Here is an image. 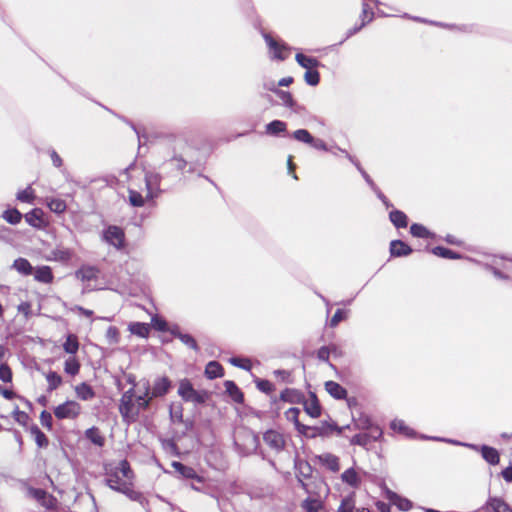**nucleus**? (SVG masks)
Here are the masks:
<instances>
[{
	"instance_id": "obj_1",
	"label": "nucleus",
	"mask_w": 512,
	"mask_h": 512,
	"mask_svg": "<svg viewBox=\"0 0 512 512\" xmlns=\"http://www.w3.org/2000/svg\"><path fill=\"white\" fill-rule=\"evenodd\" d=\"M129 176V203L134 207H142L145 202L153 199L159 193L160 177L136 167L126 169Z\"/></svg>"
},
{
	"instance_id": "obj_2",
	"label": "nucleus",
	"mask_w": 512,
	"mask_h": 512,
	"mask_svg": "<svg viewBox=\"0 0 512 512\" xmlns=\"http://www.w3.org/2000/svg\"><path fill=\"white\" fill-rule=\"evenodd\" d=\"M150 401L149 381L140 380L135 383L120 399L119 412L123 421L127 424L136 422L140 412L149 407Z\"/></svg>"
},
{
	"instance_id": "obj_3",
	"label": "nucleus",
	"mask_w": 512,
	"mask_h": 512,
	"mask_svg": "<svg viewBox=\"0 0 512 512\" xmlns=\"http://www.w3.org/2000/svg\"><path fill=\"white\" fill-rule=\"evenodd\" d=\"M133 480V472L130 469L129 463L122 460L117 466L106 468V483L107 485L118 492L132 497L134 493L131 489Z\"/></svg>"
},
{
	"instance_id": "obj_4",
	"label": "nucleus",
	"mask_w": 512,
	"mask_h": 512,
	"mask_svg": "<svg viewBox=\"0 0 512 512\" xmlns=\"http://www.w3.org/2000/svg\"><path fill=\"white\" fill-rule=\"evenodd\" d=\"M178 395L186 402L202 404L207 399L205 391H197L193 388L192 383L188 379L179 381Z\"/></svg>"
},
{
	"instance_id": "obj_5",
	"label": "nucleus",
	"mask_w": 512,
	"mask_h": 512,
	"mask_svg": "<svg viewBox=\"0 0 512 512\" xmlns=\"http://www.w3.org/2000/svg\"><path fill=\"white\" fill-rule=\"evenodd\" d=\"M81 405L74 401L68 400L54 408V415L57 419H75L81 413Z\"/></svg>"
},
{
	"instance_id": "obj_6",
	"label": "nucleus",
	"mask_w": 512,
	"mask_h": 512,
	"mask_svg": "<svg viewBox=\"0 0 512 512\" xmlns=\"http://www.w3.org/2000/svg\"><path fill=\"white\" fill-rule=\"evenodd\" d=\"M170 388L171 381L167 377H158L154 380L152 386L149 384V397H151V400L162 397L168 393Z\"/></svg>"
},
{
	"instance_id": "obj_7",
	"label": "nucleus",
	"mask_w": 512,
	"mask_h": 512,
	"mask_svg": "<svg viewBox=\"0 0 512 512\" xmlns=\"http://www.w3.org/2000/svg\"><path fill=\"white\" fill-rule=\"evenodd\" d=\"M103 239L119 249L124 243V232L117 226H109L103 233Z\"/></svg>"
},
{
	"instance_id": "obj_8",
	"label": "nucleus",
	"mask_w": 512,
	"mask_h": 512,
	"mask_svg": "<svg viewBox=\"0 0 512 512\" xmlns=\"http://www.w3.org/2000/svg\"><path fill=\"white\" fill-rule=\"evenodd\" d=\"M466 447H469L471 449H474L476 451H481L482 457L491 465H497L500 461V456L498 451L490 446L483 445L481 447H478L473 444H463Z\"/></svg>"
},
{
	"instance_id": "obj_9",
	"label": "nucleus",
	"mask_w": 512,
	"mask_h": 512,
	"mask_svg": "<svg viewBox=\"0 0 512 512\" xmlns=\"http://www.w3.org/2000/svg\"><path fill=\"white\" fill-rule=\"evenodd\" d=\"M512 512V508L502 498L490 497L485 506L477 512Z\"/></svg>"
},
{
	"instance_id": "obj_10",
	"label": "nucleus",
	"mask_w": 512,
	"mask_h": 512,
	"mask_svg": "<svg viewBox=\"0 0 512 512\" xmlns=\"http://www.w3.org/2000/svg\"><path fill=\"white\" fill-rule=\"evenodd\" d=\"M265 40L270 50L273 52V58L278 60H284L289 56L290 49L286 47L284 44L276 42L269 35H265Z\"/></svg>"
},
{
	"instance_id": "obj_11",
	"label": "nucleus",
	"mask_w": 512,
	"mask_h": 512,
	"mask_svg": "<svg viewBox=\"0 0 512 512\" xmlns=\"http://www.w3.org/2000/svg\"><path fill=\"white\" fill-rule=\"evenodd\" d=\"M264 442L275 450H281L284 447V439L283 436L274 430H269L264 433L263 436Z\"/></svg>"
},
{
	"instance_id": "obj_12",
	"label": "nucleus",
	"mask_w": 512,
	"mask_h": 512,
	"mask_svg": "<svg viewBox=\"0 0 512 512\" xmlns=\"http://www.w3.org/2000/svg\"><path fill=\"white\" fill-rule=\"evenodd\" d=\"M29 495L41 503L42 506L50 509L55 506L56 500L42 489H29Z\"/></svg>"
},
{
	"instance_id": "obj_13",
	"label": "nucleus",
	"mask_w": 512,
	"mask_h": 512,
	"mask_svg": "<svg viewBox=\"0 0 512 512\" xmlns=\"http://www.w3.org/2000/svg\"><path fill=\"white\" fill-rule=\"evenodd\" d=\"M172 467L183 478L195 479L198 482H202L203 481L202 477H200L192 467L185 466L184 464H182L180 462H177V461L172 462Z\"/></svg>"
},
{
	"instance_id": "obj_14",
	"label": "nucleus",
	"mask_w": 512,
	"mask_h": 512,
	"mask_svg": "<svg viewBox=\"0 0 512 512\" xmlns=\"http://www.w3.org/2000/svg\"><path fill=\"white\" fill-rule=\"evenodd\" d=\"M74 391L76 397L82 401H88L95 397V392L93 388L85 382L76 385L74 387Z\"/></svg>"
},
{
	"instance_id": "obj_15",
	"label": "nucleus",
	"mask_w": 512,
	"mask_h": 512,
	"mask_svg": "<svg viewBox=\"0 0 512 512\" xmlns=\"http://www.w3.org/2000/svg\"><path fill=\"white\" fill-rule=\"evenodd\" d=\"M27 223L35 228H42L45 225L43 211L41 209H33L25 215Z\"/></svg>"
},
{
	"instance_id": "obj_16",
	"label": "nucleus",
	"mask_w": 512,
	"mask_h": 512,
	"mask_svg": "<svg viewBox=\"0 0 512 512\" xmlns=\"http://www.w3.org/2000/svg\"><path fill=\"white\" fill-rule=\"evenodd\" d=\"M304 409L308 415L317 418L321 415L320 404L314 394H312L305 402Z\"/></svg>"
},
{
	"instance_id": "obj_17",
	"label": "nucleus",
	"mask_w": 512,
	"mask_h": 512,
	"mask_svg": "<svg viewBox=\"0 0 512 512\" xmlns=\"http://www.w3.org/2000/svg\"><path fill=\"white\" fill-rule=\"evenodd\" d=\"M319 462L333 472H337L340 469L339 459L337 456L324 453L318 456Z\"/></svg>"
},
{
	"instance_id": "obj_18",
	"label": "nucleus",
	"mask_w": 512,
	"mask_h": 512,
	"mask_svg": "<svg viewBox=\"0 0 512 512\" xmlns=\"http://www.w3.org/2000/svg\"><path fill=\"white\" fill-rule=\"evenodd\" d=\"M341 479L344 483H346L347 485H349L353 488H358L361 484V477L356 472V470L353 468L345 470L341 474Z\"/></svg>"
},
{
	"instance_id": "obj_19",
	"label": "nucleus",
	"mask_w": 512,
	"mask_h": 512,
	"mask_svg": "<svg viewBox=\"0 0 512 512\" xmlns=\"http://www.w3.org/2000/svg\"><path fill=\"white\" fill-rule=\"evenodd\" d=\"M391 255L400 257L407 256L412 252V249L400 240H394L390 244Z\"/></svg>"
},
{
	"instance_id": "obj_20",
	"label": "nucleus",
	"mask_w": 512,
	"mask_h": 512,
	"mask_svg": "<svg viewBox=\"0 0 512 512\" xmlns=\"http://www.w3.org/2000/svg\"><path fill=\"white\" fill-rule=\"evenodd\" d=\"M325 389L335 399H344L347 396V391L334 381H327Z\"/></svg>"
},
{
	"instance_id": "obj_21",
	"label": "nucleus",
	"mask_w": 512,
	"mask_h": 512,
	"mask_svg": "<svg viewBox=\"0 0 512 512\" xmlns=\"http://www.w3.org/2000/svg\"><path fill=\"white\" fill-rule=\"evenodd\" d=\"M295 58L297 63L306 70L316 69L319 66V61L316 58L302 53H297Z\"/></svg>"
},
{
	"instance_id": "obj_22",
	"label": "nucleus",
	"mask_w": 512,
	"mask_h": 512,
	"mask_svg": "<svg viewBox=\"0 0 512 512\" xmlns=\"http://www.w3.org/2000/svg\"><path fill=\"white\" fill-rule=\"evenodd\" d=\"M72 256V250L67 248H56L51 251V256L49 257V260L67 262L71 260Z\"/></svg>"
},
{
	"instance_id": "obj_23",
	"label": "nucleus",
	"mask_w": 512,
	"mask_h": 512,
	"mask_svg": "<svg viewBox=\"0 0 512 512\" xmlns=\"http://www.w3.org/2000/svg\"><path fill=\"white\" fill-rule=\"evenodd\" d=\"M34 277L37 281L42 283H51L53 280L51 268L48 266H41L36 268L34 271Z\"/></svg>"
},
{
	"instance_id": "obj_24",
	"label": "nucleus",
	"mask_w": 512,
	"mask_h": 512,
	"mask_svg": "<svg viewBox=\"0 0 512 512\" xmlns=\"http://www.w3.org/2000/svg\"><path fill=\"white\" fill-rule=\"evenodd\" d=\"M299 413H300V410L298 408L293 407V408L288 409L285 412V416H286L287 420H289L295 424L296 429L300 433H304L305 430L307 429V427L305 425H302L299 422V420H298Z\"/></svg>"
},
{
	"instance_id": "obj_25",
	"label": "nucleus",
	"mask_w": 512,
	"mask_h": 512,
	"mask_svg": "<svg viewBox=\"0 0 512 512\" xmlns=\"http://www.w3.org/2000/svg\"><path fill=\"white\" fill-rule=\"evenodd\" d=\"M205 375L209 379L221 377L223 375V368L218 362L211 361L206 365Z\"/></svg>"
},
{
	"instance_id": "obj_26",
	"label": "nucleus",
	"mask_w": 512,
	"mask_h": 512,
	"mask_svg": "<svg viewBox=\"0 0 512 512\" xmlns=\"http://www.w3.org/2000/svg\"><path fill=\"white\" fill-rule=\"evenodd\" d=\"M373 16H374V13L373 11L370 9L369 5L368 4H363V7H362V24L360 27L358 28H355L351 31H349L347 37H350L351 35H353L354 33H356L357 31H359L363 26H365L367 23L371 22L372 19H373Z\"/></svg>"
},
{
	"instance_id": "obj_27",
	"label": "nucleus",
	"mask_w": 512,
	"mask_h": 512,
	"mask_svg": "<svg viewBox=\"0 0 512 512\" xmlns=\"http://www.w3.org/2000/svg\"><path fill=\"white\" fill-rule=\"evenodd\" d=\"M390 220L397 228H405L408 225L407 216L399 210L390 212Z\"/></svg>"
},
{
	"instance_id": "obj_28",
	"label": "nucleus",
	"mask_w": 512,
	"mask_h": 512,
	"mask_svg": "<svg viewBox=\"0 0 512 512\" xmlns=\"http://www.w3.org/2000/svg\"><path fill=\"white\" fill-rule=\"evenodd\" d=\"M63 349L66 353L75 355L79 349V342L74 334H69L63 344Z\"/></svg>"
},
{
	"instance_id": "obj_29",
	"label": "nucleus",
	"mask_w": 512,
	"mask_h": 512,
	"mask_svg": "<svg viewBox=\"0 0 512 512\" xmlns=\"http://www.w3.org/2000/svg\"><path fill=\"white\" fill-rule=\"evenodd\" d=\"M80 367V362L74 356H71L65 360L64 371L71 376L77 375L80 371Z\"/></svg>"
},
{
	"instance_id": "obj_30",
	"label": "nucleus",
	"mask_w": 512,
	"mask_h": 512,
	"mask_svg": "<svg viewBox=\"0 0 512 512\" xmlns=\"http://www.w3.org/2000/svg\"><path fill=\"white\" fill-rule=\"evenodd\" d=\"M128 329L132 334H135L140 337H147L150 331V327L148 324L140 322L130 323Z\"/></svg>"
},
{
	"instance_id": "obj_31",
	"label": "nucleus",
	"mask_w": 512,
	"mask_h": 512,
	"mask_svg": "<svg viewBox=\"0 0 512 512\" xmlns=\"http://www.w3.org/2000/svg\"><path fill=\"white\" fill-rule=\"evenodd\" d=\"M46 204L52 212L57 214L65 212L67 207L65 201L58 198H46Z\"/></svg>"
},
{
	"instance_id": "obj_32",
	"label": "nucleus",
	"mask_w": 512,
	"mask_h": 512,
	"mask_svg": "<svg viewBox=\"0 0 512 512\" xmlns=\"http://www.w3.org/2000/svg\"><path fill=\"white\" fill-rule=\"evenodd\" d=\"M401 511H409L412 508V502L392 493L389 499Z\"/></svg>"
},
{
	"instance_id": "obj_33",
	"label": "nucleus",
	"mask_w": 512,
	"mask_h": 512,
	"mask_svg": "<svg viewBox=\"0 0 512 512\" xmlns=\"http://www.w3.org/2000/svg\"><path fill=\"white\" fill-rule=\"evenodd\" d=\"M226 392L232 397V399L235 402H242L243 400V394L239 390V388L236 386V384L233 381H226L224 383Z\"/></svg>"
},
{
	"instance_id": "obj_34",
	"label": "nucleus",
	"mask_w": 512,
	"mask_h": 512,
	"mask_svg": "<svg viewBox=\"0 0 512 512\" xmlns=\"http://www.w3.org/2000/svg\"><path fill=\"white\" fill-rule=\"evenodd\" d=\"M13 267L23 275H30L33 272V267L28 260L24 258H18L14 261Z\"/></svg>"
},
{
	"instance_id": "obj_35",
	"label": "nucleus",
	"mask_w": 512,
	"mask_h": 512,
	"mask_svg": "<svg viewBox=\"0 0 512 512\" xmlns=\"http://www.w3.org/2000/svg\"><path fill=\"white\" fill-rule=\"evenodd\" d=\"M48 390L53 391L62 384V377L54 371H49L46 375Z\"/></svg>"
},
{
	"instance_id": "obj_36",
	"label": "nucleus",
	"mask_w": 512,
	"mask_h": 512,
	"mask_svg": "<svg viewBox=\"0 0 512 512\" xmlns=\"http://www.w3.org/2000/svg\"><path fill=\"white\" fill-rule=\"evenodd\" d=\"M98 270L94 267H84L77 271L76 276L82 281H90L97 277Z\"/></svg>"
},
{
	"instance_id": "obj_37",
	"label": "nucleus",
	"mask_w": 512,
	"mask_h": 512,
	"mask_svg": "<svg viewBox=\"0 0 512 512\" xmlns=\"http://www.w3.org/2000/svg\"><path fill=\"white\" fill-rule=\"evenodd\" d=\"M286 130V124L280 120H274L266 126V131L269 134L277 135Z\"/></svg>"
},
{
	"instance_id": "obj_38",
	"label": "nucleus",
	"mask_w": 512,
	"mask_h": 512,
	"mask_svg": "<svg viewBox=\"0 0 512 512\" xmlns=\"http://www.w3.org/2000/svg\"><path fill=\"white\" fill-rule=\"evenodd\" d=\"M390 426L392 430L406 436H410L412 433V430L408 426H406L403 420L395 419L391 422Z\"/></svg>"
},
{
	"instance_id": "obj_39",
	"label": "nucleus",
	"mask_w": 512,
	"mask_h": 512,
	"mask_svg": "<svg viewBox=\"0 0 512 512\" xmlns=\"http://www.w3.org/2000/svg\"><path fill=\"white\" fill-rule=\"evenodd\" d=\"M432 253L438 257L447 258V259H457L459 258V255L453 252L450 249L444 248V247H434L432 249Z\"/></svg>"
},
{
	"instance_id": "obj_40",
	"label": "nucleus",
	"mask_w": 512,
	"mask_h": 512,
	"mask_svg": "<svg viewBox=\"0 0 512 512\" xmlns=\"http://www.w3.org/2000/svg\"><path fill=\"white\" fill-rule=\"evenodd\" d=\"M3 218L10 224H18L22 214L17 209H8L3 213Z\"/></svg>"
},
{
	"instance_id": "obj_41",
	"label": "nucleus",
	"mask_w": 512,
	"mask_h": 512,
	"mask_svg": "<svg viewBox=\"0 0 512 512\" xmlns=\"http://www.w3.org/2000/svg\"><path fill=\"white\" fill-rule=\"evenodd\" d=\"M17 199L21 202L32 203L35 199L34 190L31 186L26 187L17 193Z\"/></svg>"
},
{
	"instance_id": "obj_42",
	"label": "nucleus",
	"mask_w": 512,
	"mask_h": 512,
	"mask_svg": "<svg viewBox=\"0 0 512 512\" xmlns=\"http://www.w3.org/2000/svg\"><path fill=\"white\" fill-rule=\"evenodd\" d=\"M294 139H296L299 142L312 144L314 142V138L312 135L305 129H298L293 133Z\"/></svg>"
},
{
	"instance_id": "obj_43",
	"label": "nucleus",
	"mask_w": 512,
	"mask_h": 512,
	"mask_svg": "<svg viewBox=\"0 0 512 512\" xmlns=\"http://www.w3.org/2000/svg\"><path fill=\"white\" fill-rule=\"evenodd\" d=\"M31 433L34 435L35 441L39 447L47 446L48 439L37 426L31 428Z\"/></svg>"
},
{
	"instance_id": "obj_44",
	"label": "nucleus",
	"mask_w": 512,
	"mask_h": 512,
	"mask_svg": "<svg viewBox=\"0 0 512 512\" xmlns=\"http://www.w3.org/2000/svg\"><path fill=\"white\" fill-rule=\"evenodd\" d=\"M304 79L308 85L316 86L320 81L319 72L316 69L306 70Z\"/></svg>"
},
{
	"instance_id": "obj_45",
	"label": "nucleus",
	"mask_w": 512,
	"mask_h": 512,
	"mask_svg": "<svg viewBox=\"0 0 512 512\" xmlns=\"http://www.w3.org/2000/svg\"><path fill=\"white\" fill-rule=\"evenodd\" d=\"M410 232L414 237L428 238L430 236V232L421 224H413L410 227Z\"/></svg>"
},
{
	"instance_id": "obj_46",
	"label": "nucleus",
	"mask_w": 512,
	"mask_h": 512,
	"mask_svg": "<svg viewBox=\"0 0 512 512\" xmlns=\"http://www.w3.org/2000/svg\"><path fill=\"white\" fill-rule=\"evenodd\" d=\"M105 336L109 344H117L120 341V333L115 326L108 327Z\"/></svg>"
},
{
	"instance_id": "obj_47",
	"label": "nucleus",
	"mask_w": 512,
	"mask_h": 512,
	"mask_svg": "<svg viewBox=\"0 0 512 512\" xmlns=\"http://www.w3.org/2000/svg\"><path fill=\"white\" fill-rule=\"evenodd\" d=\"M86 437L91 440L94 444L102 446L104 443L103 437L99 434L97 428L93 427L86 431Z\"/></svg>"
},
{
	"instance_id": "obj_48",
	"label": "nucleus",
	"mask_w": 512,
	"mask_h": 512,
	"mask_svg": "<svg viewBox=\"0 0 512 512\" xmlns=\"http://www.w3.org/2000/svg\"><path fill=\"white\" fill-rule=\"evenodd\" d=\"M274 92L285 106L292 107L294 105L292 95L289 92L279 89H275Z\"/></svg>"
},
{
	"instance_id": "obj_49",
	"label": "nucleus",
	"mask_w": 512,
	"mask_h": 512,
	"mask_svg": "<svg viewBox=\"0 0 512 512\" xmlns=\"http://www.w3.org/2000/svg\"><path fill=\"white\" fill-rule=\"evenodd\" d=\"M170 417L173 422H182L183 408L181 405H172L170 408Z\"/></svg>"
},
{
	"instance_id": "obj_50",
	"label": "nucleus",
	"mask_w": 512,
	"mask_h": 512,
	"mask_svg": "<svg viewBox=\"0 0 512 512\" xmlns=\"http://www.w3.org/2000/svg\"><path fill=\"white\" fill-rule=\"evenodd\" d=\"M280 398L285 402H295L299 398V394L293 389H285L281 392Z\"/></svg>"
},
{
	"instance_id": "obj_51",
	"label": "nucleus",
	"mask_w": 512,
	"mask_h": 512,
	"mask_svg": "<svg viewBox=\"0 0 512 512\" xmlns=\"http://www.w3.org/2000/svg\"><path fill=\"white\" fill-rule=\"evenodd\" d=\"M355 503L352 498H345L338 508V512H355Z\"/></svg>"
},
{
	"instance_id": "obj_52",
	"label": "nucleus",
	"mask_w": 512,
	"mask_h": 512,
	"mask_svg": "<svg viewBox=\"0 0 512 512\" xmlns=\"http://www.w3.org/2000/svg\"><path fill=\"white\" fill-rule=\"evenodd\" d=\"M177 336L182 341V343H184L185 345L189 346L190 348H192L194 350H197V348H198L197 343L191 335L184 334V333H178Z\"/></svg>"
},
{
	"instance_id": "obj_53",
	"label": "nucleus",
	"mask_w": 512,
	"mask_h": 512,
	"mask_svg": "<svg viewBox=\"0 0 512 512\" xmlns=\"http://www.w3.org/2000/svg\"><path fill=\"white\" fill-rule=\"evenodd\" d=\"M230 363L236 367H240L245 370H250V368H251V363L248 359L231 358Z\"/></svg>"
},
{
	"instance_id": "obj_54",
	"label": "nucleus",
	"mask_w": 512,
	"mask_h": 512,
	"mask_svg": "<svg viewBox=\"0 0 512 512\" xmlns=\"http://www.w3.org/2000/svg\"><path fill=\"white\" fill-rule=\"evenodd\" d=\"M12 378V373H11V370L10 368L5 365V364H1L0 365V379L4 382H9Z\"/></svg>"
},
{
	"instance_id": "obj_55",
	"label": "nucleus",
	"mask_w": 512,
	"mask_h": 512,
	"mask_svg": "<svg viewBox=\"0 0 512 512\" xmlns=\"http://www.w3.org/2000/svg\"><path fill=\"white\" fill-rule=\"evenodd\" d=\"M40 422L44 427L51 429L52 428V415L47 411H42L40 414Z\"/></svg>"
},
{
	"instance_id": "obj_56",
	"label": "nucleus",
	"mask_w": 512,
	"mask_h": 512,
	"mask_svg": "<svg viewBox=\"0 0 512 512\" xmlns=\"http://www.w3.org/2000/svg\"><path fill=\"white\" fill-rule=\"evenodd\" d=\"M13 417L20 424H25L28 420V414L24 411L19 410L18 408L14 409Z\"/></svg>"
},
{
	"instance_id": "obj_57",
	"label": "nucleus",
	"mask_w": 512,
	"mask_h": 512,
	"mask_svg": "<svg viewBox=\"0 0 512 512\" xmlns=\"http://www.w3.org/2000/svg\"><path fill=\"white\" fill-rule=\"evenodd\" d=\"M303 507L309 512H316L321 507V503L318 500H307Z\"/></svg>"
},
{
	"instance_id": "obj_58",
	"label": "nucleus",
	"mask_w": 512,
	"mask_h": 512,
	"mask_svg": "<svg viewBox=\"0 0 512 512\" xmlns=\"http://www.w3.org/2000/svg\"><path fill=\"white\" fill-rule=\"evenodd\" d=\"M256 384H257V388L260 391L265 392V393H269L273 389L272 383L270 381H268V380H258L256 382Z\"/></svg>"
},
{
	"instance_id": "obj_59",
	"label": "nucleus",
	"mask_w": 512,
	"mask_h": 512,
	"mask_svg": "<svg viewBox=\"0 0 512 512\" xmlns=\"http://www.w3.org/2000/svg\"><path fill=\"white\" fill-rule=\"evenodd\" d=\"M345 318V314H344V311L341 310V309H338L335 314L333 315V317L331 318V321H330V325L332 327H335L338 325V323L340 321H342L343 319Z\"/></svg>"
},
{
	"instance_id": "obj_60",
	"label": "nucleus",
	"mask_w": 512,
	"mask_h": 512,
	"mask_svg": "<svg viewBox=\"0 0 512 512\" xmlns=\"http://www.w3.org/2000/svg\"><path fill=\"white\" fill-rule=\"evenodd\" d=\"M70 310L72 312H77L83 316H86V317H91L93 315V311L92 310H89V309H86L82 306H78V305H75L73 307L70 308Z\"/></svg>"
},
{
	"instance_id": "obj_61",
	"label": "nucleus",
	"mask_w": 512,
	"mask_h": 512,
	"mask_svg": "<svg viewBox=\"0 0 512 512\" xmlns=\"http://www.w3.org/2000/svg\"><path fill=\"white\" fill-rule=\"evenodd\" d=\"M17 310L28 317L31 313V304L29 302H22L18 305Z\"/></svg>"
},
{
	"instance_id": "obj_62",
	"label": "nucleus",
	"mask_w": 512,
	"mask_h": 512,
	"mask_svg": "<svg viewBox=\"0 0 512 512\" xmlns=\"http://www.w3.org/2000/svg\"><path fill=\"white\" fill-rule=\"evenodd\" d=\"M356 167L357 169L360 171V173L362 174V176L364 177V179L366 180V182L369 184V186L373 189V190H376V185L375 183L373 182V180L370 178V176L361 168V166L356 163Z\"/></svg>"
},
{
	"instance_id": "obj_63",
	"label": "nucleus",
	"mask_w": 512,
	"mask_h": 512,
	"mask_svg": "<svg viewBox=\"0 0 512 512\" xmlns=\"http://www.w3.org/2000/svg\"><path fill=\"white\" fill-rule=\"evenodd\" d=\"M311 145L318 150L327 151V146L325 142L321 139H314V142H312Z\"/></svg>"
},
{
	"instance_id": "obj_64",
	"label": "nucleus",
	"mask_w": 512,
	"mask_h": 512,
	"mask_svg": "<svg viewBox=\"0 0 512 512\" xmlns=\"http://www.w3.org/2000/svg\"><path fill=\"white\" fill-rule=\"evenodd\" d=\"M502 476L507 482H512V466L502 471Z\"/></svg>"
}]
</instances>
